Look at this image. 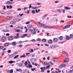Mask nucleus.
Wrapping results in <instances>:
<instances>
[{"mask_svg": "<svg viewBox=\"0 0 73 73\" xmlns=\"http://www.w3.org/2000/svg\"><path fill=\"white\" fill-rule=\"evenodd\" d=\"M58 11L60 13H61V12H62V11H61V10L60 9H58Z\"/></svg>", "mask_w": 73, "mask_h": 73, "instance_id": "25", "label": "nucleus"}, {"mask_svg": "<svg viewBox=\"0 0 73 73\" xmlns=\"http://www.w3.org/2000/svg\"><path fill=\"white\" fill-rule=\"evenodd\" d=\"M42 41L43 42H46V39H43L42 40Z\"/></svg>", "mask_w": 73, "mask_h": 73, "instance_id": "30", "label": "nucleus"}, {"mask_svg": "<svg viewBox=\"0 0 73 73\" xmlns=\"http://www.w3.org/2000/svg\"><path fill=\"white\" fill-rule=\"evenodd\" d=\"M9 8L10 9H12V6L11 5H10Z\"/></svg>", "mask_w": 73, "mask_h": 73, "instance_id": "54", "label": "nucleus"}, {"mask_svg": "<svg viewBox=\"0 0 73 73\" xmlns=\"http://www.w3.org/2000/svg\"><path fill=\"white\" fill-rule=\"evenodd\" d=\"M5 3L6 4H9V5H10L11 4H12V3L9 2V1H7Z\"/></svg>", "mask_w": 73, "mask_h": 73, "instance_id": "7", "label": "nucleus"}, {"mask_svg": "<svg viewBox=\"0 0 73 73\" xmlns=\"http://www.w3.org/2000/svg\"><path fill=\"white\" fill-rule=\"evenodd\" d=\"M48 42L49 44H51L52 43V40L51 39L49 40L48 41Z\"/></svg>", "mask_w": 73, "mask_h": 73, "instance_id": "20", "label": "nucleus"}, {"mask_svg": "<svg viewBox=\"0 0 73 73\" xmlns=\"http://www.w3.org/2000/svg\"><path fill=\"white\" fill-rule=\"evenodd\" d=\"M13 39V37L12 36H9L8 38V40H12Z\"/></svg>", "mask_w": 73, "mask_h": 73, "instance_id": "5", "label": "nucleus"}, {"mask_svg": "<svg viewBox=\"0 0 73 73\" xmlns=\"http://www.w3.org/2000/svg\"><path fill=\"white\" fill-rule=\"evenodd\" d=\"M31 70L32 71H34L36 70V68H33V69H32Z\"/></svg>", "mask_w": 73, "mask_h": 73, "instance_id": "57", "label": "nucleus"}, {"mask_svg": "<svg viewBox=\"0 0 73 73\" xmlns=\"http://www.w3.org/2000/svg\"><path fill=\"white\" fill-rule=\"evenodd\" d=\"M15 38H19V34H17L16 36H15Z\"/></svg>", "mask_w": 73, "mask_h": 73, "instance_id": "14", "label": "nucleus"}, {"mask_svg": "<svg viewBox=\"0 0 73 73\" xmlns=\"http://www.w3.org/2000/svg\"><path fill=\"white\" fill-rule=\"evenodd\" d=\"M10 24H13V25L15 24H16V22H15V21H12L10 22Z\"/></svg>", "mask_w": 73, "mask_h": 73, "instance_id": "17", "label": "nucleus"}, {"mask_svg": "<svg viewBox=\"0 0 73 73\" xmlns=\"http://www.w3.org/2000/svg\"><path fill=\"white\" fill-rule=\"evenodd\" d=\"M2 32H9V31L8 30H3L2 31Z\"/></svg>", "mask_w": 73, "mask_h": 73, "instance_id": "11", "label": "nucleus"}, {"mask_svg": "<svg viewBox=\"0 0 73 73\" xmlns=\"http://www.w3.org/2000/svg\"><path fill=\"white\" fill-rule=\"evenodd\" d=\"M48 65H49V66H50V65L51 66V65H53V63H52L51 62H48Z\"/></svg>", "mask_w": 73, "mask_h": 73, "instance_id": "16", "label": "nucleus"}, {"mask_svg": "<svg viewBox=\"0 0 73 73\" xmlns=\"http://www.w3.org/2000/svg\"><path fill=\"white\" fill-rule=\"evenodd\" d=\"M32 13H33V14H35V11L33 10L32 11Z\"/></svg>", "mask_w": 73, "mask_h": 73, "instance_id": "45", "label": "nucleus"}, {"mask_svg": "<svg viewBox=\"0 0 73 73\" xmlns=\"http://www.w3.org/2000/svg\"><path fill=\"white\" fill-rule=\"evenodd\" d=\"M31 61L32 62H35V61H36V60L35 59L33 58L31 60Z\"/></svg>", "mask_w": 73, "mask_h": 73, "instance_id": "9", "label": "nucleus"}, {"mask_svg": "<svg viewBox=\"0 0 73 73\" xmlns=\"http://www.w3.org/2000/svg\"><path fill=\"white\" fill-rule=\"evenodd\" d=\"M12 45H14V46L15 45H16V42H13Z\"/></svg>", "mask_w": 73, "mask_h": 73, "instance_id": "31", "label": "nucleus"}, {"mask_svg": "<svg viewBox=\"0 0 73 73\" xmlns=\"http://www.w3.org/2000/svg\"><path fill=\"white\" fill-rule=\"evenodd\" d=\"M70 37H69V36H67L66 38V40H69L70 39Z\"/></svg>", "mask_w": 73, "mask_h": 73, "instance_id": "28", "label": "nucleus"}, {"mask_svg": "<svg viewBox=\"0 0 73 73\" xmlns=\"http://www.w3.org/2000/svg\"><path fill=\"white\" fill-rule=\"evenodd\" d=\"M41 40V39L40 38H38L37 39V41H40Z\"/></svg>", "mask_w": 73, "mask_h": 73, "instance_id": "43", "label": "nucleus"}, {"mask_svg": "<svg viewBox=\"0 0 73 73\" xmlns=\"http://www.w3.org/2000/svg\"><path fill=\"white\" fill-rule=\"evenodd\" d=\"M29 5H30V6L29 7V9H30V8H32V6H31V4Z\"/></svg>", "mask_w": 73, "mask_h": 73, "instance_id": "50", "label": "nucleus"}, {"mask_svg": "<svg viewBox=\"0 0 73 73\" xmlns=\"http://www.w3.org/2000/svg\"><path fill=\"white\" fill-rule=\"evenodd\" d=\"M24 15V14H19V16H23Z\"/></svg>", "mask_w": 73, "mask_h": 73, "instance_id": "52", "label": "nucleus"}, {"mask_svg": "<svg viewBox=\"0 0 73 73\" xmlns=\"http://www.w3.org/2000/svg\"><path fill=\"white\" fill-rule=\"evenodd\" d=\"M19 47L20 48H21L23 47V45L21 44L19 45Z\"/></svg>", "mask_w": 73, "mask_h": 73, "instance_id": "51", "label": "nucleus"}, {"mask_svg": "<svg viewBox=\"0 0 73 73\" xmlns=\"http://www.w3.org/2000/svg\"><path fill=\"white\" fill-rule=\"evenodd\" d=\"M63 39V37H62V36H60L59 37V39L60 40H62Z\"/></svg>", "mask_w": 73, "mask_h": 73, "instance_id": "40", "label": "nucleus"}, {"mask_svg": "<svg viewBox=\"0 0 73 73\" xmlns=\"http://www.w3.org/2000/svg\"><path fill=\"white\" fill-rule=\"evenodd\" d=\"M15 32H19V29H15Z\"/></svg>", "mask_w": 73, "mask_h": 73, "instance_id": "39", "label": "nucleus"}, {"mask_svg": "<svg viewBox=\"0 0 73 73\" xmlns=\"http://www.w3.org/2000/svg\"><path fill=\"white\" fill-rule=\"evenodd\" d=\"M53 41L54 42H57L58 41V39L56 38H55L53 39Z\"/></svg>", "mask_w": 73, "mask_h": 73, "instance_id": "15", "label": "nucleus"}, {"mask_svg": "<svg viewBox=\"0 0 73 73\" xmlns=\"http://www.w3.org/2000/svg\"><path fill=\"white\" fill-rule=\"evenodd\" d=\"M70 73H72V70H70L69 71Z\"/></svg>", "mask_w": 73, "mask_h": 73, "instance_id": "64", "label": "nucleus"}, {"mask_svg": "<svg viewBox=\"0 0 73 73\" xmlns=\"http://www.w3.org/2000/svg\"><path fill=\"white\" fill-rule=\"evenodd\" d=\"M32 9H37V7H33Z\"/></svg>", "mask_w": 73, "mask_h": 73, "instance_id": "41", "label": "nucleus"}, {"mask_svg": "<svg viewBox=\"0 0 73 73\" xmlns=\"http://www.w3.org/2000/svg\"><path fill=\"white\" fill-rule=\"evenodd\" d=\"M65 66H66L65 64H62L59 66V68H63V67H65Z\"/></svg>", "mask_w": 73, "mask_h": 73, "instance_id": "6", "label": "nucleus"}, {"mask_svg": "<svg viewBox=\"0 0 73 73\" xmlns=\"http://www.w3.org/2000/svg\"><path fill=\"white\" fill-rule=\"evenodd\" d=\"M70 27V25H67L65 26L64 27L63 29H66V28H69Z\"/></svg>", "mask_w": 73, "mask_h": 73, "instance_id": "8", "label": "nucleus"}, {"mask_svg": "<svg viewBox=\"0 0 73 73\" xmlns=\"http://www.w3.org/2000/svg\"><path fill=\"white\" fill-rule=\"evenodd\" d=\"M26 36H27V34H24L23 35H22L21 37V38H24V37H25Z\"/></svg>", "mask_w": 73, "mask_h": 73, "instance_id": "10", "label": "nucleus"}, {"mask_svg": "<svg viewBox=\"0 0 73 73\" xmlns=\"http://www.w3.org/2000/svg\"><path fill=\"white\" fill-rule=\"evenodd\" d=\"M19 57V55L16 56H15L14 58V59H15L16 58H17V57Z\"/></svg>", "mask_w": 73, "mask_h": 73, "instance_id": "37", "label": "nucleus"}, {"mask_svg": "<svg viewBox=\"0 0 73 73\" xmlns=\"http://www.w3.org/2000/svg\"><path fill=\"white\" fill-rule=\"evenodd\" d=\"M6 36H9V33H7L6 34Z\"/></svg>", "mask_w": 73, "mask_h": 73, "instance_id": "58", "label": "nucleus"}, {"mask_svg": "<svg viewBox=\"0 0 73 73\" xmlns=\"http://www.w3.org/2000/svg\"><path fill=\"white\" fill-rule=\"evenodd\" d=\"M19 71H20V72H22V70L20 68H19Z\"/></svg>", "mask_w": 73, "mask_h": 73, "instance_id": "61", "label": "nucleus"}, {"mask_svg": "<svg viewBox=\"0 0 73 73\" xmlns=\"http://www.w3.org/2000/svg\"><path fill=\"white\" fill-rule=\"evenodd\" d=\"M27 27L28 28H31L32 26V25H27Z\"/></svg>", "mask_w": 73, "mask_h": 73, "instance_id": "32", "label": "nucleus"}, {"mask_svg": "<svg viewBox=\"0 0 73 73\" xmlns=\"http://www.w3.org/2000/svg\"><path fill=\"white\" fill-rule=\"evenodd\" d=\"M13 56H14V55L13 54L10 55L9 56V58H12V57H13Z\"/></svg>", "mask_w": 73, "mask_h": 73, "instance_id": "21", "label": "nucleus"}, {"mask_svg": "<svg viewBox=\"0 0 73 73\" xmlns=\"http://www.w3.org/2000/svg\"><path fill=\"white\" fill-rule=\"evenodd\" d=\"M14 20H15L16 22H17V21H19V19L17 18L15 19H14Z\"/></svg>", "mask_w": 73, "mask_h": 73, "instance_id": "27", "label": "nucleus"}, {"mask_svg": "<svg viewBox=\"0 0 73 73\" xmlns=\"http://www.w3.org/2000/svg\"><path fill=\"white\" fill-rule=\"evenodd\" d=\"M56 47H58V46L57 45H53L51 46H50L48 48H51L52 49H54V48H55Z\"/></svg>", "mask_w": 73, "mask_h": 73, "instance_id": "3", "label": "nucleus"}, {"mask_svg": "<svg viewBox=\"0 0 73 73\" xmlns=\"http://www.w3.org/2000/svg\"><path fill=\"white\" fill-rule=\"evenodd\" d=\"M23 57H24V58L26 57L25 55V54H24L23 55L20 56L21 58H22Z\"/></svg>", "mask_w": 73, "mask_h": 73, "instance_id": "24", "label": "nucleus"}, {"mask_svg": "<svg viewBox=\"0 0 73 73\" xmlns=\"http://www.w3.org/2000/svg\"><path fill=\"white\" fill-rule=\"evenodd\" d=\"M3 49V46H0V49Z\"/></svg>", "mask_w": 73, "mask_h": 73, "instance_id": "48", "label": "nucleus"}, {"mask_svg": "<svg viewBox=\"0 0 73 73\" xmlns=\"http://www.w3.org/2000/svg\"><path fill=\"white\" fill-rule=\"evenodd\" d=\"M13 70H10V73H13Z\"/></svg>", "mask_w": 73, "mask_h": 73, "instance_id": "34", "label": "nucleus"}, {"mask_svg": "<svg viewBox=\"0 0 73 73\" xmlns=\"http://www.w3.org/2000/svg\"><path fill=\"white\" fill-rule=\"evenodd\" d=\"M0 13H1V14H5V12L3 11H0Z\"/></svg>", "mask_w": 73, "mask_h": 73, "instance_id": "23", "label": "nucleus"}, {"mask_svg": "<svg viewBox=\"0 0 73 73\" xmlns=\"http://www.w3.org/2000/svg\"><path fill=\"white\" fill-rule=\"evenodd\" d=\"M43 64L44 65H47V62H45Z\"/></svg>", "mask_w": 73, "mask_h": 73, "instance_id": "46", "label": "nucleus"}, {"mask_svg": "<svg viewBox=\"0 0 73 73\" xmlns=\"http://www.w3.org/2000/svg\"><path fill=\"white\" fill-rule=\"evenodd\" d=\"M46 16H47V15H44L43 17V19H45V17H46Z\"/></svg>", "mask_w": 73, "mask_h": 73, "instance_id": "44", "label": "nucleus"}, {"mask_svg": "<svg viewBox=\"0 0 73 73\" xmlns=\"http://www.w3.org/2000/svg\"><path fill=\"white\" fill-rule=\"evenodd\" d=\"M31 41H32V42H35V41H36V40L35 39H33L31 40Z\"/></svg>", "mask_w": 73, "mask_h": 73, "instance_id": "53", "label": "nucleus"}, {"mask_svg": "<svg viewBox=\"0 0 73 73\" xmlns=\"http://www.w3.org/2000/svg\"><path fill=\"white\" fill-rule=\"evenodd\" d=\"M64 9H65L66 10H68V9H70V8H69L68 7H65Z\"/></svg>", "mask_w": 73, "mask_h": 73, "instance_id": "18", "label": "nucleus"}, {"mask_svg": "<svg viewBox=\"0 0 73 73\" xmlns=\"http://www.w3.org/2000/svg\"><path fill=\"white\" fill-rule=\"evenodd\" d=\"M46 69V67H41L40 68V69H41V70H42V69Z\"/></svg>", "mask_w": 73, "mask_h": 73, "instance_id": "42", "label": "nucleus"}, {"mask_svg": "<svg viewBox=\"0 0 73 73\" xmlns=\"http://www.w3.org/2000/svg\"><path fill=\"white\" fill-rule=\"evenodd\" d=\"M9 64H12L13 63V61H10L9 62Z\"/></svg>", "mask_w": 73, "mask_h": 73, "instance_id": "56", "label": "nucleus"}, {"mask_svg": "<svg viewBox=\"0 0 73 73\" xmlns=\"http://www.w3.org/2000/svg\"><path fill=\"white\" fill-rule=\"evenodd\" d=\"M33 29H34V30H32L31 29H30L29 30V31L30 32H31L32 34V35H35L36 33V31H37V30H36L35 29V28H33Z\"/></svg>", "mask_w": 73, "mask_h": 73, "instance_id": "1", "label": "nucleus"}, {"mask_svg": "<svg viewBox=\"0 0 73 73\" xmlns=\"http://www.w3.org/2000/svg\"><path fill=\"white\" fill-rule=\"evenodd\" d=\"M31 52H32V53H33V49H31Z\"/></svg>", "mask_w": 73, "mask_h": 73, "instance_id": "63", "label": "nucleus"}, {"mask_svg": "<svg viewBox=\"0 0 73 73\" xmlns=\"http://www.w3.org/2000/svg\"><path fill=\"white\" fill-rule=\"evenodd\" d=\"M62 53L64 54H68V52H66L65 51H63Z\"/></svg>", "mask_w": 73, "mask_h": 73, "instance_id": "22", "label": "nucleus"}, {"mask_svg": "<svg viewBox=\"0 0 73 73\" xmlns=\"http://www.w3.org/2000/svg\"><path fill=\"white\" fill-rule=\"evenodd\" d=\"M9 45V43H6L4 44L5 46H8Z\"/></svg>", "mask_w": 73, "mask_h": 73, "instance_id": "13", "label": "nucleus"}, {"mask_svg": "<svg viewBox=\"0 0 73 73\" xmlns=\"http://www.w3.org/2000/svg\"><path fill=\"white\" fill-rule=\"evenodd\" d=\"M67 17H68V18H70L71 17L70 16H68Z\"/></svg>", "mask_w": 73, "mask_h": 73, "instance_id": "60", "label": "nucleus"}, {"mask_svg": "<svg viewBox=\"0 0 73 73\" xmlns=\"http://www.w3.org/2000/svg\"><path fill=\"white\" fill-rule=\"evenodd\" d=\"M6 39V38L5 36H3L1 38V40L2 41H5Z\"/></svg>", "mask_w": 73, "mask_h": 73, "instance_id": "12", "label": "nucleus"}, {"mask_svg": "<svg viewBox=\"0 0 73 73\" xmlns=\"http://www.w3.org/2000/svg\"><path fill=\"white\" fill-rule=\"evenodd\" d=\"M29 23H30V21H28L26 23V24H28Z\"/></svg>", "mask_w": 73, "mask_h": 73, "instance_id": "59", "label": "nucleus"}, {"mask_svg": "<svg viewBox=\"0 0 73 73\" xmlns=\"http://www.w3.org/2000/svg\"><path fill=\"white\" fill-rule=\"evenodd\" d=\"M70 38H73V35H72V34L70 35Z\"/></svg>", "mask_w": 73, "mask_h": 73, "instance_id": "38", "label": "nucleus"}, {"mask_svg": "<svg viewBox=\"0 0 73 73\" xmlns=\"http://www.w3.org/2000/svg\"><path fill=\"white\" fill-rule=\"evenodd\" d=\"M11 50H9L7 51V53H11Z\"/></svg>", "mask_w": 73, "mask_h": 73, "instance_id": "47", "label": "nucleus"}, {"mask_svg": "<svg viewBox=\"0 0 73 73\" xmlns=\"http://www.w3.org/2000/svg\"><path fill=\"white\" fill-rule=\"evenodd\" d=\"M37 23L38 24L40 25H42V26H43V27L45 28H48V26H45V24H44L41 23L40 22H38Z\"/></svg>", "mask_w": 73, "mask_h": 73, "instance_id": "2", "label": "nucleus"}, {"mask_svg": "<svg viewBox=\"0 0 73 73\" xmlns=\"http://www.w3.org/2000/svg\"><path fill=\"white\" fill-rule=\"evenodd\" d=\"M25 66H27V65H28V62H27L26 61L25 62Z\"/></svg>", "mask_w": 73, "mask_h": 73, "instance_id": "35", "label": "nucleus"}, {"mask_svg": "<svg viewBox=\"0 0 73 73\" xmlns=\"http://www.w3.org/2000/svg\"><path fill=\"white\" fill-rule=\"evenodd\" d=\"M69 59L68 58H66L64 61V63L67 62L68 63L69 62Z\"/></svg>", "mask_w": 73, "mask_h": 73, "instance_id": "4", "label": "nucleus"}, {"mask_svg": "<svg viewBox=\"0 0 73 73\" xmlns=\"http://www.w3.org/2000/svg\"><path fill=\"white\" fill-rule=\"evenodd\" d=\"M27 62H28V64H31V62H30L29 61V60H27Z\"/></svg>", "mask_w": 73, "mask_h": 73, "instance_id": "49", "label": "nucleus"}, {"mask_svg": "<svg viewBox=\"0 0 73 73\" xmlns=\"http://www.w3.org/2000/svg\"><path fill=\"white\" fill-rule=\"evenodd\" d=\"M23 64L22 63H20L19 64V66H23Z\"/></svg>", "mask_w": 73, "mask_h": 73, "instance_id": "36", "label": "nucleus"}, {"mask_svg": "<svg viewBox=\"0 0 73 73\" xmlns=\"http://www.w3.org/2000/svg\"><path fill=\"white\" fill-rule=\"evenodd\" d=\"M28 66H29V67L27 66V68H32V66L31 65V64H29L28 65Z\"/></svg>", "mask_w": 73, "mask_h": 73, "instance_id": "19", "label": "nucleus"}, {"mask_svg": "<svg viewBox=\"0 0 73 73\" xmlns=\"http://www.w3.org/2000/svg\"><path fill=\"white\" fill-rule=\"evenodd\" d=\"M28 8V7H25L24 8H23L22 9H24V10H26V9H27Z\"/></svg>", "mask_w": 73, "mask_h": 73, "instance_id": "29", "label": "nucleus"}, {"mask_svg": "<svg viewBox=\"0 0 73 73\" xmlns=\"http://www.w3.org/2000/svg\"><path fill=\"white\" fill-rule=\"evenodd\" d=\"M26 55H28L29 54H30V53H26Z\"/></svg>", "mask_w": 73, "mask_h": 73, "instance_id": "62", "label": "nucleus"}, {"mask_svg": "<svg viewBox=\"0 0 73 73\" xmlns=\"http://www.w3.org/2000/svg\"><path fill=\"white\" fill-rule=\"evenodd\" d=\"M47 28H49V29H52L53 28V27L50 26H47Z\"/></svg>", "mask_w": 73, "mask_h": 73, "instance_id": "33", "label": "nucleus"}, {"mask_svg": "<svg viewBox=\"0 0 73 73\" xmlns=\"http://www.w3.org/2000/svg\"><path fill=\"white\" fill-rule=\"evenodd\" d=\"M50 59V56L48 57L47 58V59L48 60H49Z\"/></svg>", "mask_w": 73, "mask_h": 73, "instance_id": "55", "label": "nucleus"}, {"mask_svg": "<svg viewBox=\"0 0 73 73\" xmlns=\"http://www.w3.org/2000/svg\"><path fill=\"white\" fill-rule=\"evenodd\" d=\"M7 18L8 20H11V19H12L11 17H10L9 16H7Z\"/></svg>", "mask_w": 73, "mask_h": 73, "instance_id": "26", "label": "nucleus"}]
</instances>
